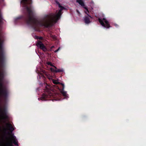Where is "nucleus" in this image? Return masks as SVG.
Listing matches in <instances>:
<instances>
[{"label": "nucleus", "instance_id": "17", "mask_svg": "<svg viewBox=\"0 0 146 146\" xmlns=\"http://www.w3.org/2000/svg\"><path fill=\"white\" fill-rule=\"evenodd\" d=\"M36 36V38L37 39H38L40 40H42L43 39V37L42 36H40L39 37H38L37 36Z\"/></svg>", "mask_w": 146, "mask_h": 146}, {"label": "nucleus", "instance_id": "18", "mask_svg": "<svg viewBox=\"0 0 146 146\" xmlns=\"http://www.w3.org/2000/svg\"><path fill=\"white\" fill-rule=\"evenodd\" d=\"M47 64L48 65H50L51 66H53L52 64L50 62H48L47 63Z\"/></svg>", "mask_w": 146, "mask_h": 146}, {"label": "nucleus", "instance_id": "4", "mask_svg": "<svg viewBox=\"0 0 146 146\" xmlns=\"http://www.w3.org/2000/svg\"><path fill=\"white\" fill-rule=\"evenodd\" d=\"M8 95V91L5 86H3L2 82L0 81V96H1L4 100H6Z\"/></svg>", "mask_w": 146, "mask_h": 146}, {"label": "nucleus", "instance_id": "5", "mask_svg": "<svg viewBox=\"0 0 146 146\" xmlns=\"http://www.w3.org/2000/svg\"><path fill=\"white\" fill-rule=\"evenodd\" d=\"M20 3L22 7L25 9L29 13L31 12L30 8L32 6V0H21Z\"/></svg>", "mask_w": 146, "mask_h": 146}, {"label": "nucleus", "instance_id": "13", "mask_svg": "<svg viewBox=\"0 0 146 146\" xmlns=\"http://www.w3.org/2000/svg\"><path fill=\"white\" fill-rule=\"evenodd\" d=\"M3 17L1 13L0 12V23H2L3 22Z\"/></svg>", "mask_w": 146, "mask_h": 146}, {"label": "nucleus", "instance_id": "3", "mask_svg": "<svg viewBox=\"0 0 146 146\" xmlns=\"http://www.w3.org/2000/svg\"><path fill=\"white\" fill-rule=\"evenodd\" d=\"M7 127L9 128V130L10 132H8V134L10 136V138L11 140L8 139V141L6 142L5 144V146H13V144H14L16 145H18V143L16 137L12 133V132L14 130L15 128L13 127L12 125L10 123H7L6 124Z\"/></svg>", "mask_w": 146, "mask_h": 146}, {"label": "nucleus", "instance_id": "11", "mask_svg": "<svg viewBox=\"0 0 146 146\" xmlns=\"http://www.w3.org/2000/svg\"><path fill=\"white\" fill-rule=\"evenodd\" d=\"M52 81L53 83L55 84H58L60 86L59 87L60 88L62 87V84H64L60 83L58 82V81L56 80H55L53 79H52ZM58 86H56L57 87Z\"/></svg>", "mask_w": 146, "mask_h": 146}, {"label": "nucleus", "instance_id": "7", "mask_svg": "<svg viewBox=\"0 0 146 146\" xmlns=\"http://www.w3.org/2000/svg\"><path fill=\"white\" fill-rule=\"evenodd\" d=\"M4 54L2 47V44L0 39V62L3 63L4 60Z\"/></svg>", "mask_w": 146, "mask_h": 146}, {"label": "nucleus", "instance_id": "14", "mask_svg": "<svg viewBox=\"0 0 146 146\" xmlns=\"http://www.w3.org/2000/svg\"><path fill=\"white\" fill-rule=\"evenodd\" d=\"M53 67H54L55 68H50V70L51 71H52V72H56V69H57V68H56L54 66H53Z\"/></svg>", "mask_w": 146, "mask_h": 146}, {"label": "nucleus", "instance_id": "22", "mask_svg": "<svg viewBox=\"0 0 146 146\" xmlns=\"http://www.w3.org/2000/svg\"><path fill=\"white\" fill-rule=\"evenodd\" d=\"M76 11H77V12L78 13V14H80V12L78 10H76Z\"/></svg>", "mask_w": 146, "mask_h": 146}, {"label": "nucleus", "instance_id": "10", "mask_svg": "<svg viewBox=\"0 0 146 146\" xmlns=\"http://www.w3.org/2000/svg\"><path fill=\"white\" fill-rule=\"evenodd\" d=\"M76 1L81 6L83 7L85 9L86 11H87L88 13H89L87 8L85 7L84 3L82 0H76Z\"/></svg>", "mask_w": 146, "mask_h": 146}, {"label": "nucleus", "instance_id": "8", "mask_svg": "<svg viewBox=\"0 0 146 146\" xmlns=\"http://www.w3.org/2000/svg\"><path fill=\"white\" fill-rule=\"evenodd\" d=\"M36 45L37 47L40 48L44 52H46L47 50V49L45 46L40 41L38 40L36 43Z\"/></svg>", "mask_w": 146, "mask_h": 146}, {"label": "nucleus", "instance_id": "15", "mask_svg": "<svg viewBox=\"0 0 146 146\" xmlns=\"http://www.w3.org/2000/svg\"><path fill=\"white\" fill-rule=\"evenodd\" d=\"M63 71V70L62 69H56V72H62Z\"/></svg>", "mask_w": 146, "mask_h": 146}, {"label": "nucleus", "instance_id": "16", "mask_svg": "<svg viewBox=\"0 0 146 146\" xmlns=\"http://www.w3.org/2000/svg\"><path fill=\"white\" fill-rule=\"evenodd\" d=\"M58 7L60 8V9H62V10L65 9L64 7L61 5H59Z\"/></svg>", "mask_w": 146, "mask_h": 146}, {"label": "nucleus", "instance_id": "6", "mask_svg": "<svg viewBox=\"0 0 146 146\" xmlns=\"http://www.w3.org/2000/svg\"><path fill=\"white\" fill-rule=\"evenodd\" d=\"M98 21L102 26L106 28H109L111 26L109 22L104 18H99Z\"/></svg>", "mask_w": 146, "mask_h": 146}, {"label": "nucleus", "instance_id": "1", "mask_svg": "<svg viewBox=\"0 0 146 146\" xmlns=\"http://www.w3.org/2000/svg\"><path fill=\"white\" fill-rule=\"evenodd\" d=\"M31 12L27 11L28 14L25 13L24 15L17 18L21 19L28 25L33 28L36 31H40V27H44L48 28L52 27L54 23H56L60 18L62 9H60L56 14L52 13L47 15L41 20L38 21L32 16L33 11L32 7L30 8Z\"/></svg>", "mask_w": 146, "mask_h": 146}, {"label": "nucleus", "instance_id": "21", "mask_svg": "<svg viewBox=\"0 0 146 146\" xmlns=\"http://www.w3.org/2000/svg\"><path fill=\"white\" fill-rule=\"evenodd\" d=\"M56 3L58 5V6L59 5H60V3L58 1H56Z\"/></svg>", "mask_w": 146, "mask_h": 146}, {"label": "nucleus", "instance_id": "12", "mask_svg": "<svg viewBox=\"0 0 146 146\" xmlns=\"http://www.w3.org/2000/svg\"><path fill=\"white\" fill-rule=\"evenodd\" d=\"M4 60H5V57L4 56V62L3 63H1V62H0V64L1 65H2L4 62ZM4 74L3 72H1L0 73V81L1 82H2L4 78Z\"/></svg>", "mask_w": 146, "mask_h": 146}, {"label": "nucleus", "instance_id": "9", "mask_svg": "<svg viewBox=\"0 0 146 146\" xmlns=\"http://www.w3.org/2000/svg\"><path fill=\"white\" fill-rule=\"evenodd\" d=\"M84 11L88 15L87 16H85L84 17V22L86 24H88L91 22L89 18L90 17L91 18H92V17L88 14V13H88L86 11Z\"/></svg>", "mask_w": 146, "mask_h": 146}, {"label": "nucleus", "instance_id": "24", "mask_svg": "<svg viewBox=\"0 0 146 146\" xmlns=\"http://www.w3.org/2000/svg\"><path fill=\"white\" fill-rule=\"evenodd\" d=\"M4 130L6 131V129H5H5H4Z\"/></svg>", "mask_w": 146, "mask_h": 146}, {"label": "nucleus", "instance_id": "19", "mask_svg": "<svg viewBox=\"0 0 146 146\" xmlns=\"http://www.w3.org/2000/svg\"><path fill=\"white\" fill-rule=\"evenodd\" d=\"M51 36L52 37L53 39L56 38V36L55 35H51Z\"/></svg>", "mask_w": 146, "mask_h": 146}, {"label": "nucleus", "instance_id": "23", "mask_svg": "<svg viewBox=\"0 0 146 146\" xmlns=\"http://www.w3.org/2000/svg\"><path fill=\"white\" fill-rule=\"evenodd\" d=\"M54 46H52L51 47V49H52L53 48H54Z\"/></svg>", "mask_w": 146, "mask_h": 146}, {"label": "nucleus", "instance_id": "20", "mask_svg": "<svg viewBox=\"0 0 146 146\" xmlns=\"http://www.w3.org/2000/svg\"><path fill=\"white\" fill-rule=\"evenodd\" d=\"M59 49H60V47H59L56 50H55L54 51V52H57L59 50Z\"/></svg>", "mask_w": 146, "mask_h": 146}, {"label": "nucleus", "instance_id": "2", "mask_svg": "<svg viewBox=\"0 0 146 146\" xmlns=\"http://www.w3.org/2000/svg\"><path fill=\"white\" fill-rule=\"evenodd\" d=\"M44 86L45 88L44 90L45 93L43 94L41 97L42 100H52V101L59 100L62 99V94L65 98H68V95L66 93V92L64 90V84H62L60 88L58 86H57V89L60 90L61 93L54 90L53 88L46 83H44Z\"/></svg>", "mask_w": 146, "mask_h": 146}]
</instances>
